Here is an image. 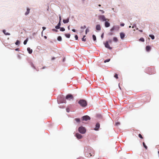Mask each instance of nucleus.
<instances>
[{
	"label": "nucleus",
	"instance_id": "43",
	"mask_svg": "<svg viewBox=\"0 0 159 159\" xmlns=\"http://www.w3.org/2000/svg\"><path fill=\"white\" fill-rule=\"evenodd\" d=\"M108 42V43H111L112 42V41L111 40H109Z\"/></svg>",
	"mask_w": 159,
	"mask_h": 159
},
{
	"label": "nucleus",
	"instance_id": "1",
	"mask_svg": "<svg viewBox=\"0 0 159 159\" xmlns=\"http://www.w3.org/2000/svg\"><path fill=\"white\" fill-rule=\"evenodd\" d=\"M93 151V150L91 148H88L86 152H85V156L88 157H90L92 156L91 153Z\"/></svg>",
	"mask_w": 159,
	"mask_h": 159
},
{
	"label": "nucleus",
	"instance_id": "53",
	"mask_svg": "<svg viewBox=\"0 0 159 159\" xmlns=\"http://www.w3.org/2000/svg\"><path fill=\"white\" fill-rule=\"evenodd\" d=\"M139 31L141 32H143V30H139Z\"/></svg>",
	"mask_w": 159,
	"mask_h": 159
},
{
	"label": "nucleus",
	"instance_id": "24",
	"mask_svg": "<svg viewBox=\"0 0 159 159\" xmlns=\"http://www.w3.org/2000/svg\"><path fill=\"white\" fill-rule=\"evenodd\" d=\"M65 36L67 38H69L70 37V34H66Z\"/></svg>",
	"mask_w": 159,
	"mask_h": 159
},
{
	"label": "nucleus",
	"instance_id": "38",
	"mask_svg": "<svg viewBox=\"0 0 159 159\" xmlns=\"http://www.w3.org/2000/svg\"><path fill=\"white\" fill-rule=\"evenodd\" d=\"M75 38L76 40H77L78 39V37L77 35H76L75 36Z\"/></svg>",
	"mask_w": 159,
	"mask_h": 159
},
{
	"label": "nucleus",
	"instance_id": "34",
	"mask_svg": "<svg viewBox=\"0 0 159 159\" xmlns=\"http://www.w3.org/2000/svg\"><path fill=\"white\" fill-rule=\"evenodd\" d=\"M55 28L56 29H59L60 28V26H59L58 25H57L56 26V27H55Z\"/></svg>",
	"mask_w": 159,
	"mask_h": 159
},
{
	"label": "nucleus",
	"instance_id": "27",
	"mask_svg": "<svg viewBox=\"0 0 159 159\" xmlns=\"http://www.w3.org/2000/svg\"><path fill=\"white\" fill-rule=\"evenodd\" d=\"M60 30L61 31H64L65 30V29L63 27L60 28Z\"/></svg>",
	"mask_w": 159,
	"mask_h": 159
},
{
	"label": "nucleus",
	"instance_id": "56",
	"mask_svg": "<svg viewBox=\"0 0 159 159\" xmlns=\"http://www.w3.org/2000/svg\"><path fill=\"white\" fill-rule=\"evenodd\" d=\"M101 6V5L100 4L98 5V6L100 7Z\"/></svg>",
	"mask_w": 159,
	"mask_h": 159
},
{
	"label": "nucleus",
	"instance_id": "42",
	"mask_svg": "<svg viewBox=\"0 0 159 159\" xmlns=\"http://www.w3.org/2000/svg\"><path fill=\"white\" fill-rule=\"evenodd\" d=\"M57 25L59 26L61 25V22L59 21V23Z\"/></svg>",
	"mask_w": 159,
	"mask_h": 159
},
{
	"label": "nucleus",
	"instance_id": "5",
	"mask_svg": "<svg viewBox=\"0 0 159 159\" xmlns=\"http://www.w3.org/2000/svg\"><path fill=\"white\" fill-rule=\"evenodd\" d=\"M83 120L87 121L90 119V118L88 116H85L82 117Z\"/></svg>",
	"mask_w": 159,
	"mask_h": 159
},
{
	"label": "nucleus",
	"instance_id": "58",
	"mask_svg": "<svg viewBox=\"0 0 159 159\" xmlns=\"http://www.w3.org/2000/svg\"><path fill=\"white\" fill-rule=\"evenodd\" d=\"M131 27V26H129V28H130Z\"/></svg>",
	"mask_w": 159,
	"mask_h": 159
},
{
	"label": "nucleus",
	"instance_id": "14",
	"mask_svg": "<svg viewBox=\"0 0 159 159\" xmlns=\"http://www.w3.org/2000/svg\"><path fill=\"white\" fill-rule=\"evenodd\" d=\"M63 21L64 23H66L69 22V18H68L66 20H63Z\"/></svg>",
	"mask_w": 159,
	"mask_h": 159
},
{
	"label": "nucleus",
	"instance_id": "36",
	"mask_svg": "<svg viewBox=\"0 0 159 159\" xmlns=\"http://www.w3.org/2000/svg\"><path fill=\"white\" fill-rule=\"evenodd\" d=\"M82 40L83 41L85 42L86 41V39L84 38H82Z\"/></svg>",
	"mask_w": 159,
	"mask_h": 159
},
{
	"label": "nucleus",
	"instance_id": "25",
	"mask_svg": "<svg viewBox=\"0 0 159 159\" xmlns=\"http://www.w3.org/2000/svg\"><path fill=\"white\" fill-rule=\"evenodd\" d=\"M20 43V42L18 40H17L16 42L15 43V44L16 45H18Z\"/></svg>",
	"mask_w": 159,
	"mask_h": 159
},
{
	"label": "nucleus",
	"instance_id": "8",
	"mask_svg": "<svg viewBox=\"0 0 159 159\" xmlns=\"http://www.w3.org/2000/svg\"><path fill=\"white\" fill-rule=\"evenodd\" d=\"M120 38L122 39H123L125 36V35L124 33L121 32L120 33Z\"/></svg>",
	"mask_w": 159,
	"mask_h": 159
},
{
	"label": "nucleus",
	"instance_id": "16",
	"mask_svg": "<svg viewBox=\"0 0 159 159\" xmlns=\"http://www.w3.org/2000/svg\"><path fill=\"white\" fill-rule=\"evenodd\" d=\"M30 9L27 8V11L25 13V15H28L30 13Z\"/></svg>",
	"mask_w": 159,
	"mask_h": 159
},
{
	"label": "nucleus",
	"instance_id": "45",
	"mask_svg": "<svg viewBox=\"0 0 159 159\" xmlns=\"http://www.w3.org/2000/svg\"><path fill=\"white\" fill-rule=\"evenodd\" d=\"M42 28H43V30H45V29H46V28H45V27H42Z\"/></svg>",
	"mask_w": 159,
	"mask_h": 159
},
{
	"label": "nucleus",
	"instance_id": "9",
	"mask_svg": "<svg viewBox=\"0 0 159 159\" xmlns=\"http://www.w3.org/2000/svg\"><path fill=\"white\" fill-rule=\"evenodd\" d=\"M105 47L106 48H109L110 49H111L112 48H111L110 47V46H109V44H108V41H107L106 42V43H105Z\"/></svg>",
	"mask_w": 159,
	"mask_h": 159
},
{
	"label": "nucleus",
	"instance_id": "7",
	"mask_svg": "<svg viewBox=\"0 0 159 159\" xmlns=\"http://www.w3.org/2000/svg\"><path fill=\"white\" fill-rule=\"evenodd\" d=\"M75 136L78 139H81L82 138V135L78 133L75 134Z\"/></svg>",
	"mask_w": 159,
	"mask_h": 159
},
{
	"label": "nucleus",
	"instance_id": "51",
	"mask_svg": "<svg viewBox=\"0 0 159 159\" xmlns=\"http://www.w3.org/2000/svg\"><path fill=\"white\" fill-rule=\"evenodd\" d=\"M65 60V58H64L63 59V61H64Z\"/></svg>",
	"mask_w": 159,
	"mask_h": 159
},
{
	"label": "nucleus",
	"instance_id": "41",
	"mask_svg": "<svg viewBox=\"0 0 159 159\" xmlns=\"http://www.w3.org/2000/svg\"><path fill=\"white\" fill-rule=\"evenodd\" d=\"M125 25V24L124 23H122L120 24V25L121 26H123Z\"/></svg>",
	"mask_w": 159,
	"mask_h": 159
},
{
	"label": "nucleus",
	"instance_id": "44",
	"mask_svg": "<svg viewBox=\"0 0 159 159\" xmlns=\"http://www.w3.org/2000/svg\"><path fill=\"white\" fill-rule=\"evenodd\" d=\"M77 159H84L83 157H80L78 158Z\"/></svg>",
	"mask_w": 159,
	"mask_h": 159
},
{
	"label": "nucleus",
	"instance_id": "21",
	"mask_svg": "<svg viewBox=\"0 0 159 159\" xmlns=\"http://www.w3.org/2000/svg\"><path fill=\"white\" fill-rule=\"evenodd\" d=\"M113 40L115 42H117L118 41V39L116 37H114L113 38Z\"/></svg>",
	"mask_w": 159,
	"mask_h": 159
},
{
	"label": "nucleus",
	"instance_id": "55",
	"mask_svg": "<svg viewBox=\"0 0 159 159\" xmlns=\"http://www.w3.org/2000/svg\"><path fill=\"white\" fill-rule=\"evenodd\" d=\"M85 36H85V35H84V36H83V38H85Z\"/></svg>",
	"mask_w": 159,
	"mask_h": 159
},
{
	"label": "nucleus",
	"instance_id": "23",
	"mask_svg": "<svg viewBox=\"0 0 159 159\" xmlns=\"http://www.w3.org/2000/svg\"><path fill=\"white\" fill-rule=\"evenodd\" d=\"M61 37L60 36H59L57 38V40L59 41H61Z\"/></svg>",
	"mask_w": 159,
	"mask_h": 159
},
{
	"label": "nucleus",
	"instance_id": "48",
	"mask_svg": "<svg viewBox=\"0 0 159 159\" xmlns=\"http://www.w3.org/2000/svg\"><path fill=\"white\" fill-rule=\"evenodd\" d=\"M72 31H73L74 32H75V29H72Z\"/></svg>",
	"mask_w": 159,
	"mask_h": 159
},
{
	"label": "nucleus",
	"instance_id": "13",
	"mask_svg": "<svg viewBox=\"0 0 159 159\" xmlns=\"http://www.w3.org/2000/svg\"><path fill=\"white\" fill-rule=\"evenodd\" d=\"M27 50L30 54H31L32 52V50L30 48H27Z\"/></svg>",
	"mask_w": 159,
	"mask_h": 159
},
{
	"label": "nucleus",
	"instance_id": "50",
	"mask_svg": "<svg viewBox=\"0 0 159 159\" xmlns=\"http://www.w3.org/2000/svg\"><path fill=\"white\" fill-rule=\"evenodd\" d=\"M59 19H60V21H59L61 22V16H60L59 17Z\"/></svg>",
	"mask_w": 159,
	"mask_h": 159
},
{
	"label": "nucleus",
	"instance_id": "26",
	"mask_svg": "<svg viewBox=\"0 0 159 159\" xmlns=\"http://www.w3.org/2000/svg\"><path fill=\"white\" fill-rule=\"evenodd\" d=\"M93 40L94 41H95L96 40V37L93 34Z\"/></svg>",
	"mask_w": 159,
	"mask_h": 159
},
{
	"label": "nucleus",
	"instance_id": "33",
	"mask_svg": "<svg viewBox=\"0 0 159 159\" xmlns=\"http://www.w3.org/2000/svg\"><path fill=\"white\" fill-rule=\"evenodd\" d=\"M115 125L116 126H118L119 125H120V123L119 122H117L116 123Z\"/></svg>",
	"mask_w": 159,
	"mask_h": 159
},
{
	"label": "nucleus",
	"instance_id": "37",
	"mask_svg": "<svg viewBox=\"0 0 159 159\" xmlns=\"http://www.w3.org/2000/svg\"><path fill=\"white\" fill-rule=\"evenodd\" d=\"M139 137H140V138H141V139H143V138L142 137V135L140 134H139Z\"/></svg>",
	"mask_w": 159,
	"mask_h": 159
},
{
	"label": "nucleus",
	"instance_id": "10",
	"mask_svg": "<svg viewBox=\"0 0 159 159\" xmlns=\"http://www.w3.org/2000/svg\"><path fill=\"white\" fill-rule=\"evenodd\" d=\"M108 21H106L105 23V25L106 27H108L110 26V24L108 22Z\"/></svg>",
	"mask_w": 159,
	"mask_h": 159
},
{
	"label": "nucleus",
	"instance_id": "35",
	"mask_svg": "<svg viewBox=\"0 0 159 159\" xmlns=\"http://www.w3.org/2000/svg\"><path fill=\"white\" fill-rule=\"evenodd\" d=\"M115 29V27L114 26H113L112 27L110 30L111 31H112L113 30H114Z\"/></svg>",
	"mask_w": 159,
	"mask_h": 159
},
{
	"label": "nucleus",
	"instance_id": "52",
	"mask_svg": "<svg viewBox=\"0 0 159 159\" xmlns=\"http://www.w3.org/2000/svg\"><path fill=\"white\" fill-rule=\"evenodd\" d=\"M44 38L45 39H47V36H44Z\"/></svg>",
	"mask_w": 159,
	"mask_h": 159
},
{
	"label": "nucleus",
	"instance_id": "30",
	"mask_svg": "<svg viewBox=\"0 0 159 159\" xmlns=\"http://www.w3.org/2000/svg\"><path fill=\"white\" fill-rule=\"evenodd\" d=\"M114 77L116 78V79L118 78V75L117 74H115L114 75Z\"/></svg>",
	"mask_w": 159,
	"mask_h": 159
},
{
	"label": "nucleus",
	"instance_id": "15",
	"mask_svg": "<svg viewBox=\"0 0 159 159\" xmlns=\"http://www.w3.org/2000/svg\"><path fill=\"white\" fill-rule=\"evenodd\" d=\"M3 32L4 33V34L5 35H10V34L9 33H7V32H6V30H3Z\"/></svg>",
	"mask_w": 159,
	"mask_h": 159
},
{
	"label": "nucleus",
	"instance_id": "49",
	"mask_svg": "<svg viewBox=\"0 0 159 159\" xmlns=\"http://www.w3.org/2000/svg\"><path fill=\"white\" fill-rule=\"evenodd\" d=\"M68 29L69 30H70V25L68 26Z\"/></svg>",
	"mask_w": 159,
	"mask_h": 159
},
{
	"label": "nucleus",
	"instance_id": "22",
	"mask_svg": "<svg viewBox=\"0 0 159 159\" xmlns=\"http://www.w3.org/2000/svg\"><path fill=\"white\" fill-rule=\"evenodd\" d=\"M28 38H27L26 40H25L24 41V44L25 45L28 41Z\"/></svg>",
	"mask_w": 159,
	"mask_h": 159
},
{
	"label": "nucleus",
	"instance_id": "19",
	"mask_svg": "<svg viewBox=\"0 0 159 159\" xmlns=\"http://www.w3.org/2000/svg\"><path fill=\"white\" fill-rule=\"evenodd\" d=\"M143 147L145 148L146 149H148V147L146 145L145 143L144 142H143Z\"/></svg>",
	"mask_w": 159,
	"mask_h": 159
},
{
	"label": "nucleus",
	"instance_id": "61",
	"mask_svg": "<svg viewBox=\"0 0 159 159\" xmlns=\"http://www.w3.org/2000/svg\"><path fill=\"white\" fill-rule=\"evenodd\" d=\"M134 28V26H133L132 27V28Z\"/></svg>",
	"mask_w": 159,
	"mask_h": 159
},
{
	"label": "nucleus",
	"instance_id": "62",
	"mask_svg": "<svg viewBox=\"0 0 159 159\" xmlns=\"http://www.w3.org/2000/svg\"><path fill=\"white\" fill-rule=\"evenodd\" d=\"M83 1H84V0H82Z\"/></svg>",
	"mask_w": 159,
	"mask_h": 159
},
{
	"label": "nucleus",
	"instance_id": "54",
	"mask_svg": "<svg viewBox=\"0 0 159 159\" xmlns=\"http://www.w3.org/2000/svg\"><path fill=\"white\" fill-rule=\"evenodd\" d=\"M18 48H16V49H15V50H16V51H17V50H18Z\"/></svg>",
	"mask_w": 159,
	"mask_h": 159
},
{
	"label": "nucleus",
	"instance_id": "18",
	"mask_svg": "<svg viewBox=\"0 0 159 159\" xmlns=\"http://www.w3.org/2000/svg\"><path fill=\"white\" fill-rule=\"evenodd\" d=\"M75 120L78 123H79L80 122V119L78 118H76L75 119Z\"/></svg>",
	"mask_w": 159,
	"mask_h": 159
},
{
	"label": "nucleus",
	"instance_id": "6",
	"mask_svg": "<svg viewBox=\"0 0 159 159\" xmlns=\"http://www.w3.org/2000/svg\"><path fill=\"white\" fill-rule=\"evenodd\" d=\"M73 96L71 94H68L66 97V99H73Z\"/></svg>",
	"mask_w": 159,
	"mask_h": 159
},
{
	"label": "nucleus",
	"instance_id": "3",
	"mask_svg": "<svg viewBox=\"0 0 159 159\" xmlns=\"http://www.w3.org/2000/svg\"><path fill=\"white\" fill-rule=\"evenodd\" d=\"M78 130L80 133L82 134L85 133L86 131L85 128L83 126L80 127L78 129Z\"/></svg>",
	"mask_w": 159,
	"mask_h": 159
},
{
	"label": "nucleus",
	"instance_id": "59",
	"mask_svg": "<svg viewBox=\"0 0 159 159\" xmlns=\"http://www.w3.org/2000/svg\"><path fill=\"white\" fill-rule=\"evenodd\" d=\"M45 68V67H43L42 68V69H44V68Z\"/></svg>",
	"mask_w": 159,
	"mask_h": 159
},
{
	"label": "nucleus",
	"instance_id": "47",
	"mask_svg": "<svg viewBox=\"0 0 159 159\" xmlns=\"http://www.w3.org/2000/svg\"><path fill=\"white\" fill-rule=\"evenodd\" d=\"M53 30L54 31L56 32H57V30H55V29H53Z\"/></svg>",
	"mask_w": 159,
	"mask_h": 159
},
{
	"label": "nucleus",
	"instance_id": "11",
	"mask_svg": "<svg viewBox=\"0 0 159 159\" xmlns=\"http://www.w3.org/2000/svg\"><path fill=\"white\" fill-rule=\"evenodd\" d=\"M96 30L99 31L101 30V27L100 25H97L96 27Z\"/></svg>",
	"mask_w": 159,
	"mask_h": 159
},
{
	"label": "nucleus",
	"instance_id": "57",
	"mask_svg": "<svg viewBox=\"0 0 159 159\" xmlns=\"http://www.w3.org/2000/svg\"><path fill=\"white\" fill-rule=\"evenodd\" d=\"M54 58H52V60H54Z\"/></svg>",
	"mask_w": 159,
	"mask_h": 159
},
{
	"label": "nucleus",
	"instance_id": "2",
	"mask_svg": "<svg viewBox=\"0 0 159 159\" xmlns=\"http://www.w3.org/2000/svg\"><path fill=\"white\" fill-rule=\"evenodd\" d=\"M78 103L80 104L82 107H84L86 106L87 103L86 101L83 99L80 100Z\"/></svg>",
	"mask_w": 159,
	"mask_h": 159
},
{
	"label": "nucleus",
	"instance_id": "60",
	"mask_svg": "<svg viewBox=\"0 0 159 159\" xmlns=\"http://www.w3.org/2000/svg\"><path fill=\"white\" fill-rule=\"evenodd\" d=\"M33 67L34 68V69H35V68L34 66H33Z\"/></svg>",
	"mask_w": 159,
	"mask_h": 159
},
{
	"label": "nucleus",
	"instance_id": "39",
	"mask_svg": "<svg viewBox=\"0 0 159 159\" xmlns=\"http://www.w3.org/2000/svg\"><path fill=\"white\" fill-rule=\"evenodd\" d=\"M66 111H67V112H69L70 110H69V108H66Z\"/></svg>",
	"mask_w": 159,
	"mask_h": 159
},
{
	"label": "nucleus",
	"instance_id": "28",
	"mask_svg": "<svg viewBox=\"0 0 159 159\" xmlns=\"http://www.w3.org/2000/svg\"><path fill=\"white\" fill-rule=\"evenodd\" d=\"M139 41L143 42L144 41V39L143 38H141L140 39Z\"/></svg>",
	"mask_w": 159,
	"mask_h": 159
},
{
	"label": "nucleus",
	"instance_id": "12",
	"mask_svg": "<svg viewBox=\"0 0 159 159\" xmlns=\"http://www.w3.org/2000/svg\"><path fill=\"white\" fill-rule=\"evenodd\" d=\"M100 127V124L99 123H97L96 125V127L94 129L96 130H98V129Z\"/></svg>",
	"mask_w": 159,
	"mask_h": 159
},
{
	"label": "nucleus",
	"instance_id": "29",
	"mask_svg": "<svg viewBox=\"0 0 159 159\" xmlns=\"http://www.w3.org/2000/svg\"><path fill=\"white\" fill-rule=\"evenodd\" d=\"M110 60V59H107L106 60H105L104 61V63H106L107 62H108Z\"/></svg>",
	"mask_w": 159,
	"mask_h": 159
},
{
	"label": "nucleus",
	"instance_id": "31",
	"mask_svg": "<svg viewBox=\"0 0 159 159\" xmlns=\"http://www.w3.org/2000/svg\"><path fill=\"white\" fill-rule=\"evenodd\" d=\"M81 29H84L86 28V26L85 25H84V26H81L80 27Z\"/></svg>",
	"mask_w": 159,
	"mask_h": 159
},
{
	"label": "nucleus",
	"instance_id": "17",
	"mask_svg": "<svg viewBox=\"0 0 159 159\" xmlns=\"http://www.w3.org/2000/svg\"><path fill=\"white\" fill-rule=\"evenodd\" d=\"M151 48V47L149 46H147L146 48V51L148 52L150 50Z\"/></svg>",
	"mask_w": 159,
	"mask_h": 159
},
{
	"label": "nucleus",
	"instance_id": "40",
	"mask_svg": "<svg viewBox=\"0 0 159 159\" xmlns=\"http://www.w3.org/2000/svg\"><path fill=\"white\" fill-rule=\"evenodd\" d=\"M103 36H104V33H102V34L101 35V37L102 39L103 38Z\"/></svg>",
	"mask_w": 159,
	"mask_h": 159
},
{
	"label": "nucleus",
	"instance_id": "4",
	"mask_svg": "<svg viewBox=\"0 0 159 159\" xmlns=\"http://www.w3.org/2000/svg\"><path fill=\"white\" fill-rule=\"evenodd\" d=\"M98 19L100 20L103 21H109V19L105 18V16L104 15H100L98 16Z\"/></svg>",
	"mask_w": 159,
	"mask_h": 159
},
{
	"label": "nucleus",
	"instance_id": "46",
	"mask_svg": "<svg viewBox=\"0 0 159 159\" xmlns=\"http://www.w3.org/2000/svg\"><path fill=\"white\" fill-rule=\"evenodd\" d=\"M99 11H100L102 12V13H104V11H103V10H100Z\"/></svg>",
	"mask_w": 159,
	"mask_h": 159
},
{
	"label": "nucleus",
	"instance_id": "32",
	"mask_svg": "<svg viewBox=\"0 0 159 159\" xmlns=\"http://www.w3.org/2000/svg\"><path fill=\"white\" fill-rule=\"evenodd\" d=\"M89 31V30L88 29H87L85 30V34H86Z\"/></svg>",
	"mask_w": 159,
	"mask_h": 159
},
{
	"label": "nucleus",
	"instance_id": "20",
	"mask_svg": "<svg viewBox=\"0 0 159 159\" xmlns=\"http://www.w3.org/2000/svg\"><path fill=\"white\" fill-rule=\"evenodd\" d=\"M149 36L150 37H151V39H154L155 38V37H154V35H149Z\"/></svg>",
	"mask_w": 159,
	"mask_h": 159
}]
</instances>
